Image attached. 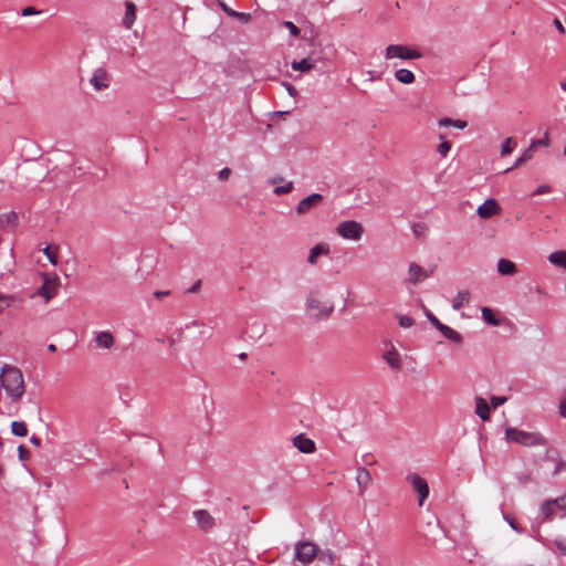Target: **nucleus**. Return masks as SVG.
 <instances>
[{"mask_svg":"<svg viewBox=\"0 0 566 566\" xmlns=\"http://www.w3.org/2000/svg\"><path fill=\"white\" fill-rule=\"evenodd\" d=\"M1 387L14 401L21 399L25 391L24 379L21 370L11 365H4L0 371Z\"/></svg>","mask_w":566,"mask_h":566,"instance_id":"obj_1","label":"nucleus"},{"mask_svg":"<svg viewBox=\"0 0 566 566\" xmlns=\"http://www.w3.org/2000/svg\"><path fill=\"white\" fill-rule=\"evenodd\" d=\"M506 440L525 447L542 446L545 440L542 436L534 432H526L516 428H507L505 431Z\"/></svg>","mask_w":566,"mask_h":566,"instance_id":"obj_2","label":"nucleus"},{"mask_svg":"<svg viewBox=\"0 0 566 566\" xmlns=\"http://www.w3.org/2000/svg\"><path fill=\"white\" fill-rule=\"evenodd\" d=\"M306 308L312 317L318 319L328 317L334 311V305L321 300L317 293H311L306 300Z\"/></svg>","mask_w":566,"mask_h":566,"instance_id":"obj_3","label":"nucleus"},{"mask_svg":"<svg viewBox=\"0 0 566 566\" xmlns=\"http://www.w3.org/2000/svg\"><path fill=\"white\" fill-rule=\"evenodd\" d=\"M318 546L311 541H298L294 545V559L303 565L311 564L318 554Z\"/></svg>","mask_w":566,"mask_h":566,"instance_id":"obj_4","label":"nucleus"},{"mask_svg":"<svg viewBox=\"0 0 566 566\" xmlns=\"http://www.w3.org/2000/svg\"><path fill=\"white\" fill-rule=\"evenodd\" d=\"M422 56L421 52L401 44H390L385 50V59L417 60Z\"/></svg>","mask_w":566,"mask_h":566,"instance_id":"obj_5","label":"nucleus"},{"mask_svg":"<svg viewBox=\"0 0 566 566\" xmlns=\"http://www.w3.org/2000/svg\"><path fill=\"white\" fill-rule=\"evenodd\" d=\"M551 145V139L548 137V130L545 132L544 137L541 139H534L531 142L530 146L522 153V155L515 160L512 167L507 168L505 172L511 171L514 168L522 166L523 164L530 161L534 151L538 146L548 147Z\"/></svg>","mask_w":566,"mask_h":566,"instance_id":"obj_6","label":"nucleus"},{"mask_svg":"<svg viewBox=\"0 0 566 566\" xmlns=\"http://www.w3.org/2000/svg\"><path fill=\"white\" fill-rule=\"evenodd\" d=\"M336 232L343 239L358 241L364 234V228L355 220H347L336 227Z\"/></svg>","mask_w":566,"mask_h":566,"instance_id":"obj_7","label":"nucleus"},{"mask_svg":"<svg viewBox=\"0 0 566 566\" xmlns=\"http://www.w3.org/2000/svg\"><path fill=\"white\" fill-rule=\"evenodd\" d=\"M44 282L39 287L36 294L42 296L45 302H49L52 297H54L60 287V279L56 274H44Z\"/></svg>","mask_w":566,"mask_h":566,"instance_id":"obj_8","label":"nucleus"},{"mask_svg":"<svg viewBox=\"0 0 566 566\" xmlns=\"http://www.w3.org/2000/svg\"><path fill=\"white\" fill-rule=\"evenodd\" d=\"M406 480L410 483L413 491L418 494V504L419 506L423 505L424 500L429 495V485L428 482L417 473H411L406 476Z\"/></svg>","mask_w":566,"mask_h":566,"instance_id":"obj_9","label":"nucleus"},{"mask_svg":"<svg viewBox=\"0 0 566 566\" xmlns=\"http://www.w3.org/2000/svg\"><path fill=\"white\" fill-rule=\"evenodd\" d=\"M90 84L96 92L107 90L111 84V75L104 67H98L94 71L90 78Z\"/></svg>","mask_w":566,"mask_h":566,"instance_id":"obj_10","label":"nucleus"},{"mask_svg":"<svg viewBox=\"0 0 566 566\" xmlns=\"http://www.w3.org/2000/svg\"><path fill=\"white\" fill-rule=\"evenodd\" d=\"M323 201V196L321 193H312L308 197L302 199L297 207V214H305L310 212L312 209L316 208Z\"/></svg>","mask_w":566,"mask_h":566,"instance_id":"obj_11","label":"nucleus"},{"mask_svg":"<svg viewBox=\"0 0 566 566\" xmlns=\"http://www.w3.org/2000/svg\"><path fill=\"white\" fill-rule=\"evenodd\" d=\"M293 446L302 453H314L316 444L314 440L307 438L304 433L295 436L292 440Z\"/></svg>","mask_w":566,"mask_h":566,"instance_id":"obj_12","label":"nucleus"},{"mask_svg":"<svg viewBox=\"0 0 566 566\" xmlns=\"http://www.w3.org/2000/svg\"><path fill=\"white\" fill-rule=\"evenodd\" d=\"M501 208L495 199H488L481 206H479L476 212L480 218L489 219L495 214H499Z\"/></svg>","mask_w":566,"mask_h":566,"instance_id":"obj_13","label":"nucleus"},{"mask_svg":"<svg viewBox=\"0 0 566 566\" xmlns=\"http://www.w3.org/2000/svg\"><path fill=\"white\" fill-rule=\"evenodd\" d=\"M408 274V281L413 285L418 284L419 282H422L423 280L430 276V273L427 272L417 263L409 264Z\"/></svg>","mask_w":566,"mask_h":566,"instance_id":"obj_14","label":"nucleus"},{"mask_svg":"<svg viewBox=\"0 0 566 566\" xmlns=\"http://www.w3.org/2000/svg\"><path fill=\"white\" fill-rule=\"evenodd\" d=\"M193 516L202 530L211 528L214 525V518L206 510H198L193 512Z\"/></svg>","mask_w":566,"mask_h":566,"instance_id":"obj_15","label":"nucleus"},{"mask_svg":"<svg viewBox=\"0 0 566 566\" xmlns=\"http://www.w3.org/2000/svg\"><path fill=\"white\" fill-rule=\"evenodd\" d=\"M356 481L359 488V494L363 495L365 490L371 484V475L365 468H359L356 474Z\"/></svg>","mask_w":566,"mask_h":566,"instance_id":"obj_16","label":"nucleus"},{"mask_svg":"<svg viewBox=\"0 0 566 566\" xmlns=\"http://www.w3.org/2000/svg\"><path fill=\"white\" fill-rule=\"evenodd\" d=\"M94 340L99 348L104 349H109L115 344L114 336L108 331L97 333Z\"/></svg>","mask_w":566,"mask_h":566,"instance_id":"obj_17","label":"nucleus"},{"mask_svg":"<svg viewBox=\"0 0 566 566\" xmlns=\"http://www.w3.org/2000/svg\"><path fill=\"white\" fill-rule=\"evenodd\" d=\"M136 20V6L132 1L125 2V15L123 19V25L127 30H130Z\"/></svg>","mask_w":566,"mask_h":566,"instance_id":"obj_18","label":"nucleus"},{"mask_svg":"<svg viewBox=\"0 0 566 566\" xmlns=\"http://www.w3.org/2000/svg\"><path fill=\"white\" fill-rule=\"evenodd\" d=\"M329 254V248L325 243H318L314 245L307 256V262L312 265H314L317 262V258L319 255H328Z\"/></svg>","mask_w":566,"mask_h":566,"instance_id":"obj_19","label":"nucleus"},{"mask_svg":"<svg viewBox=\"0 0 566 566\" xmlns=\"http://www.w3.org/2000/svg\"><path fill=\"white\" fill-rule=\"evenodd\" d=\"M18 216L15 212L0 214V230H13L18 226Z\"/></svg>","mask_w":566,"mask_h":566,"instance_id":"obj_20","label":"nucleus"},{"mask_svg":"<svg viewBox=\"0 0 566 566\" xmlns=\"http://www.w3.org/2000/svg\"><path fill=\"white\" fill-rule=\"evenodd\" d=\"M497 272L501 275H514L517 272V269L515 263L511 260L500 259L497 261Z\"/></svg>","mask_w":566,"mask_h":566,"instance_id":"obj_21","label":"nucleus"},{"mask_svg":"<svg viewBox=\"0 0 566 566\" xmlns=\"http://www.w3.org/2000/svg\"><path fill=\"white\" fill-rule=\"evenodd\" d=\"M475 413L483 420L486 421L490 419V407L485 399L482 397H478L475 399Z\"/></svg>","mask_w":566,"mask_h":566,"instance_id":"obj_22","label":"nucleus"},{"mask_svg":"<svg viewBox=\"0 0 566 566\" xmlns=\"http://www.w3.org/2000/svg\"><path fill=\"white\" fill-rule=\"evenodd\" d=\"M438 331L448 339L457 344L462 343V335L459 332L454 331L453 328L442 324V326Z\"/></svg>","mask_w":566,"mask_h":566,"instance_id":"obj_23","label":"nucleus"},{"mask_svg":"<svg viewBox=\"0 0 566 566\" xmlns=\"http://www.w3.org/2000/svg\"><path fill=\"white\" fill-rule=\"evenodd\" d=\"M395 77L398 82L402 84H411L415 82L416 76L415 74L407 69H400L395 72Z\"/></svg>","mask_w":566,"mask_h":566,"instance_id":"obj_24","label":"nucleus"},{"mask_svg":"<svg viewBox=\"0 0 566 566\" xmlns=\"http://www.w3.org/2000/svg\"><path fill=\"white\" fill-rule=\"evenodd\" d=\"M438 125L440 127L453 126L458 129H464L468 126V123L462 119H452L450 117H443L438 120Z\"/></svg>","mask_w":566,"mask_h":566,"instance_id":"obj_25","label":"nucleus"},{"mask_svg":"<svg viewBox=\"0 0 566 566\" xmlns=\"http://www.w3.org/2000/svg\"><path fill=\"white\" fill-rule=\"evenodd\" d=\"M291 67L294 71L308 72L314 69V62L310 57H306L301 61H293Z\"/></svg>","mask_w":566,"mask_h":566,"instance_id":"obj_26","label":"nucleus"},{"mask_svg":"<svg viewBox=\"0 0 566 566\" xmlns=\"http://www.w3.org/2000/svg\"><path fill=\"white\" fill-rule=\"evenodd\" d=\"M469 301H470L469 291H461L453 298L452 307H453V310L459 311L460 308L463 307L464 304H468Z\"/></svg>","mask_w":566,"mask_h":566,"instance_id":"obj_27","label":"nucleus"},{"mask_svg":"<svg viewBox=\"0 0 566 566\" xmlns=\"http://www.w3.org/2000/svg\"><path fill=\"white\" fill-rule=\"evenodd\" d=\"M384 359L386 360V363L391 367V368H399L400 367V357H399V354L397 353V350L395 349H391V350H388L384 354Z\"/></svg>","mask_w":566,"mask_h":566,"instance_id":"obj_28","label":"nucleus"},{"mask_svg":"<svg viewBox=\"0 0 566 566\" xmlns=\"http://www.w3.org/2000/svg\"><path fill=\"white\" fill-rule=\"evenodd\" d=\"M548 261L554 265L566 269V251H556L551 253Z\"/></svg>","mask_w":566,"mask_h":566,"instance_id":"obj_29","label":"nucleus"},{"mask_svg":"<svg viewBox=\"0 0 566 566\" xmlns=\"http://www.w3.org/2000/svg\"><path fill=\"white\" fill-rule=\"evenodd\" d=\"M542 513L545 520H553L556 516V509L552 500L544 502Z\"/></svg>","mask_w":566,"mask_h":566,"instance_id":"obj_30","label":"nucleus"},{"mask_svg":"<svg viewBox=\"0 0 566 566\" xmlns=\"http://www.w3.org/2000/svg\"><path fill=\"white\" fill-rule=\"evenodd\" d=\"M11 432L17 437H25L28 434V428L23 421H13L11 423Z\"/></svg>","mask_w":566,"mask_h":566,"instance_id":"obj_31","label":"nucleus"},{"mask_svg":"<svg viewBox=\"0 0 566 566\" xmlns=\"http://www.w3.org/2000/svg\"><path fill=\"white\" fill-rule=\"evenodd\" d=\"M439 139L441 140V143L438 145L437 151L441 157H447L451 149V144L448 140H446V136L442 134L439 135Z\"/></svg>","mask_w":566,"mask_h":566,"instance_id":"obj_32","label":"nucleus"},{"mask_svg":"<svg viewBox=\"0 0 566 566\" xmlns=\"http://www.w3.org/2000/svg\"><path fill=\"white\" fill-rule=\"evenodd\" d=\"M481 312H482L483 319L488 324H490L492 326H497L500 324V321L497 318H495L494 313L491 308L482 307Z\"/></svg>","mask_w":566,"mask_h":566,"instance_id":"obj_33","label":"nucleus"},{"mask_svg":"<svg viewBox=\"0 0 566 566\" xmlns=\"http://www.w3.org/2000/svg\"><path fill=\"white\" fill-rule=\"evenodd\" d=\"M514 140L512 137H507L501 146V156L504 157L511 154L514 149Z\"/></svg>","mask_w":566,"mask_h":566,"instance_id":"obj_34","label":"nucleus"},{"mask_svg":"<svg viewBox=\"0 0 566 566\" xmlns=\"http://www.w3.org/2000/svg\"><path fill=\"white\" fill-rule=\"evenodd\" d=\"M428 231V228L424 223H413L412 224V232L417 238L424 237Z\"/></svg>","mask_w":566,"mask_h":566,"instance_id":"obj_35","label":"nucleus"},{"mask_svg":"<svg viewBox=\"0 0 566 566\" xmlns=\"http://www.w3.org/2000/svg\"><path fill=\"white\" fill-rule=\"evenodd\" d=\"M28 402L31 405L30 415L34 417L35 419L41 420V407L36 401H33L31 399L28 400Z\"/></svg>","mask_w":566,"mask_h":566,"instance_id":"obj_36","label":"nucleus"},{"mask_svg":"<svg viewBox=\"0 0 566 566\" xmlns=\"http://www.w3.org/2000/svg\"><path fill=\"white\" fill-rule=\"evenodd\" d=\"M397 318L399 325L403 328L411 327L415 324L413 318L407 315H398Z\"/></svg>","mask_w":566,"mask_h":566,"instance_id":"obj_37","label":"nucleus"},{"mask_svg":"<svg viewBox=\"0 0 566 566\" xmlns=\"http://www.w3.org/2000/svg\"><path fill=\"white\" fill-rule=\"evenodd\" d=\"M423 310H424V314H426L427 318L429 319V322L437 329H439L442 326V323L427 307H423Z\"/></svg>","mask_w":566,"mask_h":566,"instance_id":"obj_38","label":"nucleus"},{"mask_svg":"<svg viewBox=\"0 0 566 566\" xmlns=\"http://www.w3.org/2000/svg\"><path fill=\"white\" fill-rule=\"evenodd\" d=\"M552 501H553V504L555 505L556 511L559 510V511L566 512V494L562 497H558V499H555Z\"/></svg>","mask_w":566,"mask_h":566,"instance_id":"obj_39","label":"nucleus"},{"mask_svg":"<svg viewBox=\"0 0 566 566\" xmlns=\"http://www.w3.org/2000/svg\"><path fill=\"white\" fill-rule=\"evenodd\" d=\"M293 189V182L292 181H289L286 185L284 186H281V187H276L274 189V192L276 195H285V193H289L290 191H292Z\"/></svg>","mask_w":566,"mask_h":566,"instance_id":"obj_40","label":"nucleus"},{"mask_svg":"<svg viewBox=\"0 0 566 566\" xmlns=\"http://www.w3.org/2000/svg\"><path fill=\"white\" fill-rule=\"evenodd\" d=\"M283 25L285 28L289 29L290 33L293 35V36H298L300 35V29L291 21H285L283 23Z\"/></svg>","mask_w":566,"mask_h":566,"instance_id":"obj_41","label":"nucleus"},{"mask_svg":"<svg viewBox=\"0 0 566 566\" xmlns=\"http://www.w3.org/2000/svg\"><path fill=\"white\" fill-rule=\"evenodd\" d=\"M40 13H41L40 10H38L34 7H31V6L23 8L22 11H21V14L23 17L35 15V14H40Z\"/></svg>","mask_w":566,"mask_h":566,"instance_id":"obj_42","label":"nucleus"},{"mask_svg":"<svg viewBox=\"0 0 566 566\" xmlns=\"http://www.w3.org/2000/svg\"><path fill=\"white\" fill-rule=\"evenodd\" d=\"M505 401H506L505 397L493 396L491 398V403H492L493 408H497V407L502 406L503 403H505Z\"/></svg>","mask_w":566,"mask_h":566,"instance_id":"obj_43","label":"nucleus"},{"mask_svg":"<svg viewBox=\"0 0 566 566\" xmlns=\"http://www.w3.org/2000/svg\"><path fill=\"white\" fill-rule=\"evenodd\" d=\"M18 453H19V458L22 461H25V460L29 459L30 452H29V450L24 446H19L18 447Z\"/></svg>","mask_w":566,"mask_h":566,"instance_id":"obj_44","label":"nucleus"},{"mask_svg":"<svg viewBox=\"0 0 566 566\" xmlns=\"http://www.w3.org/2000/svg\"><path fill=\"white\" fill-rule=\"evenodd\" d=\"M43 253L48 256L49 261L52 264H56V255L54 253H52L49 245L43 249Z\"/></svg>","mask_w":566,"mask_h":566,"instance_id":"obj_45","label":"nucleus"},{"mask_svg":"<svg viewBox=\"0 0 566 566\" xmlns=\"http://www.w3.org/2000/svg\"><path fill=\"white\" fill-rule=\"evenodd\" d=\"M549 191H551V187L548 185H542L532 193V196H539V195L548 193Z\"/></svg>","mask_w":566,"mask_h":566,"instance_id":"obj_46","label":"nucleus"},{"mask_svg":"<svg viewBox=\"0 0 566 566\" xmlns=\"http://www.w3.org/2000/svg\"><path fill=\"white\" fill-rule=\"evenodd\" d=\"M555 545L563 555H566V539H556Z\"/></svg>","mask_w":566,"mask_h":566,"instance_id":"obj_47","label":"nucleus"},{"mask_svg":"<svg viewBox=\"0 0 566 566\" xmlns=\"http://www.w3.org/2000/svg\"><path fill=\"white\" fill-rule=\"evenodd\" d=\"M231 176V169L226 167V168H222L220 171H219V179L220 180H227L229 179V177Z\"/></svg>","mask_w":566,"mask_h":566,"instance_id":"obj_48","label":"nucleus"},{"mask_svg":"<svg viewBox=\"0 0 566 566\" xmlns=\"http://www.w3.org/2000/svg\"><path fill=\"white\" fill-rule=\"evenodd\" d=\"M220 7L222 8L223 12L229 17L238 15V12L229 8L226 3L220 2Z\"/></svg>","mask_w":566,"mask_h":566,"instance_id":"obj_49","label":"nucleus"},{"mask_svg":"<svg viewBox=\"0 0 566 566\" xmlns=\"http://www.w3.org/2000/svg\"><path fill=\"white\" fill-rule=\"evenodd\" d=\"M10 302H9V297H7L6 295H2L0 294V313L7 307L9 306Z\"/></svg>","mask_w":566,"mask_h":566,"instance_id":"obj_50","label":"nucleus"},{"mask_svg":"<svg viewBox=\"0 0 566 566\" xmlns=\"http://www.w3.org/2000/svg\"><path fill=\"white\" fill-rule=\"evenodd\" d=\"M233 18H238L243 22H248L251 19V15L250 13L238 12V15H233Z\"/></svg>","mask_w":566,"mask_h":566,"instance_id":"obj_51","label":"nucleus"},{"mask_svg":"<svg viewBox=\"0 0 566 566\" xmlns=\"http://www.w3.org/2000/svg\"><path fill=\"white\" fill-rule=\"evenodd\" d=\"M559 413L562 417L566 418V398L559 403Z\"/></svg>","mask_w":566,"mask_h":566,"instance_id":"obj_52","label":"nucleus"},{"mask_svg":"<svg viewBox=\"0 0 566 566\" xmlns=\"http://www.w3.org/2000/svg\"><path fill=\"white\" fill-rule=\"evenodd\" d=\"M170 295V291H156L154 292V296L157 298H163L165 296Z\"/></svg>","mask_w":566,"mask_h":566,"instance_id":"obj_53","label":"nucleus"},{"mask_svg":"<svg viewBox=\"0 0 566 566\" xmlns=\"http://www.w3.org/2000/svg\"><path fill=\"white\" fill-rule=\"evenodd\" d=\"M554 24L560 33H565V28L558 19H554Z\"/></svg>","mask_w":566,"mask_h":566,"instance_id":"obj_54","label":"nucleus"},{"mask_svg":"<svg viewBox=\"0 0 566 566\" xmlns=\"http://www.w3.org/2000/svg\"><path fill=\"white\" fill-rule=\"evenodd\" d=\"M200 286H201V281L199 280L189 289V292L197 293L199 291Z\"/></svg>","mask_w":566,"mask_h":566,"instance_id":"obj_55","label":"nucleus"},{"mask_svg":"<svg viewBox=\"0 0 566 566\" xmlns=\"http://www.w3.org/2000/svg\"><path fill=\"white\" fill-rule=\"evenodd\" d=\"M30 442L35 446V447H40L41 446V439L36 436H32L31 439H30Z\"/></svg>","mask_w":566,"mask_h":566,"instance_id":"obj_56","label":"nucleus"},{"mask_svg":"<svg viewBox=\"0 0 566 566\" xmlns=\"http://www.w3.org/2000/svg\"><path fill=\"white\" fill-rule=\"evenodd\" d=\"M562 470H566V463L565 462H559L554 471V474H557L559 471Z\"/></svg>","mask_w":566,"mask_h":566,"instance_id":"obj_57","label":"nucleus"},{"mask_svg":"<svg viewBox=\"0 0 566 566\" xmlns=\"http://www.w3.org/2000/svg\"><path fill=\"white\" fill-rule=\"evenodd\" d=\"M286 88H287V92L291 96H295L296 95V88L294 86H292L291 84H286Z\"/></svg>","mask_w":566,"mask_h":566,"instance_id":"obj_58","label":"nucleus"},{"mask_svg":"<svg viewBox=\"0 0 566 566\" xmlns=\"http://www.w3.org/2000/svg\"><path fill=\"white\" fill-rule=\"evenodd\" d=\"M510 525H511V527H512L513 530H515V531L520 532V528L517 527V524H516L514 521H511V522H510Z\"/></svg>","mask_w":566,"mask_h":566,"instance_id":"obj_59","label":"nucleus"},{"mask_svg":"<svg viewBox=\"0 0 566 566\" xmlns=\"http://www.w3.org/2000/svg\"><path fill=\"white\" fill-rule=\"evenodd\" d=\"M48 349H49L50 352H55V350H56V346H55L54 344H50V345L48 346Z\"/></svg>","mask_w":566,"mask_h":566,"instance_id":"obj_60","label":"nucleus"},{"mask_svg":"<svg viewBox=\"0 0 566 566\" xmlns=\"http://www.w3.org/2000/svg\"><path fill=\"white\" fill-rule=\"evenodd\" d=\"M247 357H248V355H247L245 353H241V354L239 355V358H240L241 360L247 359Z\"/></svg>","mask_w":566,"mask_h":566,"instance_id":"obj_61","label":"nucleus"},{"mask_svg":"<svg viewBox=\"0 0 566 566\" xmlns=\"http://www.w3.org/2000/svg\"><path fill=\"white\" fill-rule=\"evenodd\" d=\"M560 87H562L564 91H566V83H562V84H560Z\"/></svg>","mask_w":566,"mask_h":566,"instance_id":"obj_62","label":"nucleus"},{"mask_svg":"<svg viewBox=\"0 0 566 566\" xmlns=\"http://www.w3.org/2000/svg\"><path fill=\"white\" fill-rule=\"evenodd\" d=\"M564 155L566 156V146L564 147Z\"/></svg>","mask_w":566,"mask_h":566,"instance_id":"obj_63","label":"nucleus"}]
</instances>
